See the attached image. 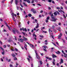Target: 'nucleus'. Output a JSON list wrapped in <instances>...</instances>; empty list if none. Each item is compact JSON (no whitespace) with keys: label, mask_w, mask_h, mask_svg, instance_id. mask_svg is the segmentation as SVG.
<instances>
[{"label":"nucleus","mask_w":67,"mask_h":67,"mask_svg":"<svg viewBox=\"0 0 67 67\" xmlns=\"http://www.w3.org/2000/svg\"><path fill=\"white\" fill-rule=\"evenodd\" d=\"M51 15V19H51V21H53V22H56V20H57V19H55V17H54L53 16V14L52 13V12H50L49 13Z\"/></svg>","instance_id":"1"},{"label":"nucleus","mask_w":67,"mask_h":67,"mask_svg":"<svg viewBox=\"0 0 67 67\" xmlns=\"http://www.w3.org/2000/svg\"><path fill=\"white\" fill-rule=\"evenodd\" d=\"M62 35L63 34H62L60 33V35L58 36V39L59 40L60 39V38H61V37L62 36Z\"/></svg>","instance_id":"2"},{"label":"nucleus","mask_w":67,"mask_h":67,"mask_svg":"<svg viewBox=\"0 0 67 67\" xmlns=\"http://www.w3.org/2000/svg\"><path fill=\"white\" fill-rule=\"evenodd\" d=\"M5 24L7 26H8V29H9V30L10 31L11 30V29H12V28H11V27H10L9 26H8V25H7V23H6V22H5Z\"/></svg>","instance_id":"3"},{"label":"nucleus","mask_w":67,"mask_h":67,"mask_svg":"<svg viewBox=\"0 0 67 67\" xmlns=\"http://www.w3.org/2000/svg\"><path fill=\"white\" fill-rule=\"evenodd\" d=\"M18 41L20 42H24V40L22 38L19 39Z\"/></svg>","instance_id":"4"},{"label":"nucleus","mask_w":67,"mask_h":67,"mask_svg":"<svg viewBox=\"0 0 67 67\" xmlns=\"http://www.w3.org/2000/svg\"><path fill=\"white\" fill-rule=\"evenodd\" d=\"M29 45L32 48V49H34V48H35L33 44H30Z\"/></svg>","instance_id":"5"},{"label":"nucleus","mask_w":67,"mask_h":67,"mask_svg":"<svg viewBox=\"0 0 67 67\" xmlns=\"http://www.w3.org/2000/svg\"><path fill=\"white\" fill-rule=\"evenodd\" d=\"M23 37L24 38H23L24 40V41H27V38H26L24 36H23Z\"/></svg>","instance_id":"6"},{"label":"nucleus","mask_w":67,"mask_h":67,"mask_svg":"<svg viewBox=\"0 0 67 67\" xmlns=\"http://www.w3.org/2000/svg\"><path fill=\"white\" fill-rule=\"evenodd\" d=\"M22 29L23 31H25V32H27V30H26V28H24L23 27L22 28Z\"/></svg>","instance_id":"7"},{"label":"nucleus","mask_w":67,"mask_h":67,"mask_svg":"<svg viewBox=\"0 0 67 67\" xmlns=\"http://www.w3.org/2000/svg\"><path fill=\"white\" fill-rule=\"evenodd\" d=\"M24 1H26L28 3H31V1L29 0H28L27 1H26V0H24Z\"/></svg>","instance_id":"8"},{"label":"nucleus","mask_w":67,"mask_h":67,"mask_svg":"<svg viewBox=\"0 0 67 67\" xmlns=\"http://www.w3.org/2000/svg\"><path fill=\"white\" fill-rule=\"evenodd\" d=\"M52 58H54L57 57V56H56V55H54V54H53L52 55Z\"/></svg>","instance_id":"9"},{"label":"nucleus","mask_w":67,"mask_h":67,"mask_svg":"<svg viewBox=\"0 0 67 67\" xmlns=\"http://www.w3.org/2000/svg\"><path fill=\"white\" fill-rule=\"evenodd\" d=\"M34 9H31V11H32V12H33L35 14V13H36V11H34Z\"/></svg>","instance_id":"10"},{"label":"nucleus","mask_w":67,"mask_h":67,"mask_svg":"<svg viewBox=\"0 0 67 67\" xmlns=\"http://www.w3.org/2000/svg\"><path fill=\"white\" fill-rule=\"evenodd\" d=\"M36 56L37 57V58L38 59H40V56L39 55H38V54H37V55H36Z\"/></svg>","instance_id":"11"},{"label":"nucleus","mask_w":67,"mask_h":67,"mask_svg":"<svg viewBox=\"0 0 67 67\" xmlns=\"http://www.w3.org/2000/svg\"><path fill=\"white\" fill-rule=\"evenodd\" d=\"M18 2H19L18 1V0H15V3L16 5H17L18 4Z\"/></svg>","instance_id":"12"},{"label":"nucleus","mask_w":67,"mask_h":67,"mask_svg":"<svg viewBox=\"0 0 67 67\" xmlns=\"http://www.w3.org/2000/svg\"><path fill=\"white\" fill-rule=\"evenodd\" d=\"M27 47V45H26V44L25 43L24 47L26 49V50H27V48H26V47Z\"/></svg>","instance_id":"13"},{"label":"nucleus","mask_w":67,"mask_h":67,"mask_svg":"<svg viewBox=\"0 0 67 67\" xmlns=\"http://www.w3.org/2000/svg\"><path fill=\"white\" fill-rule=\"evenodd\" d=\"M60 27H59L57 28V30L59 31H60Z\"/></svg>","instance_id":"14"},{"label":"nucleus","mask_w":67,"mask_h":67,"mask_svg":"<svg viewBox=\"0 0 67 67\" xmlns=\"http://www.w3.org/2000/svg\"><path fill=\"white\" fill-rule=\"evenodd\" d=\"M55 53L57 54H59L60 53V52L59 51H58L57 52H55Z\"/></svg>","instance_id":"15"},{"label":"nucleus","mask_w":67,"mask_h":67,"mask_svg":"<svg viewBox=\"0 0 67 67\" xmlns=\"http://www.w3.org/2000/svg\"><path fill=\"white\" fill-rule=\"evenodd\" d=\"M39 24H38V23H37V26L35 27V28H36V29L38 28L39 27Z\"/></svg>","instance_id":"16"},{"label":"nucleus","mask_w":67,"mask_h":67,"mask_svg":"<svg viewBox=\"0 0 67 67\" xmlns=\"http://www.w3.org/2000/svg\"><path fill=\"white\" fill-rule=\"evenodd\" d=\"M58 11L59 12H61V13H62V12H63V13H64V12L62 10H59Z\"/></svg>","instance_id":"17"},{"label":"nucleus","mask_w":67,"mask_h":67,"mask_svg":"<svg viewBox=\"0 0 67 67\" xmlns=\"http://www.w3.org/2000/svg\"><path fill=\"white\" fill-rule=\"evenodd\" d=\"M23 4L24 6H25V7H27V5L26 4H25V3L24 2H23Z\"/></svg>","instance_id":"18"},{"label":"nucleus","mask_w":67,"mask_h":67,"mask_svg":"<svg viewBox=\"0 0 67 67\" xmlns=\"http://www.w3.org/2000/svg\"><path fill=\"white\" fill-rule=\"evenodd\" d=\"M12 32H13V33H14V34H15V30H14V29H13L12 30Z\"/></svg>","instance_id":"19"},{"label":"nucleus","mask_w":67,"mask_h":67,"mask_svg":"<svg viewBox=\"0 0 67 67\" xmlns=\"http://www.w3.org/2000/svg\"><path fill=\"white\" fill-rule=\"evenodd\" d=\"M11 55H12L13 57H15V55L14 54H12Z\"/></svg>","instance_id":"20"},{"label":"nucleus","mask_w":67,"mask_h":67,"mask_svg":"<svg viewBox=\"0 0 67 67\" xmlns=\"http://www.w3.org/2000/svg\"><path fill=\"white\" fill-rule=\"evenodd\" d=\"M28 57H29V58H31V60H32V57H31V56H30V55H29Z\"/></svg>","instance_id":"21"},{"label":"nucleus","mask_w":67,"mask_h":67,"mask_svg":"<svg viewBox=\"0 0 67 67\" xmlns=\"http://www.w3.org/2000/svg\"><path fill=\"white\" fill-rule=\"evenodd\" d=\"M17 58L16 57H14V60H17Z\"/></svg>","instance_id":"22"},{"label":"nucleus","mask_w":67,"mask_h":67,"mask_svg":"<svg viewBox=\"0 0 67 67\" xmlns=\"http://www.w3.org/2000/svg\"><path fill=\"white\" fill-rule=\"evenodd\" d=\"M43 47H44V48L45 49H46L47 48V47L46 46H42Z\"/></svg>","instance_id":"23"},{"label":"nucleus","mask_w":67,"mask_h":67,"mask_svg":"<svg viewBox=\"0 0 67 67\" xmlns=\"http://www.w3.org/2000/svg\"><path fill=\"white\" fill-rule=\"evenodd\" d=\"M28 16H29V17H31V16H32V15L31 14H28Z\"/></svg>","instance_id":"24"},{"label":"nucleus","mask_w":67,"mask_h":67,"mask_svg":"<svg viewBox=\"0 0 67 67\" xmlns=\"http://www.w3.org/2000/svg\"><path fill=\"white\" fill-rule=\"evenodd\" d=\"M27 59L28 60V62H29V63H30V59L28 58H27Z\"/></svg>","instance_id":"25"},{"label":"nucleus","mask_w":67,"mask_h":67,"mask_svg":"<svg viewBox=\"0 0 67 67\" xmlns=\"http://www.w3.org/2000/svg\"><path fill=\"white\" fill-rule=\"evenodd\" d=\"M62 52L63 53V54H64V55H66V53H64V51L62 50Z\"/></svg>","instance_id":"26"},{"label":"nucleus","mask_w":67,"mask_h":67,"mask_svg":"<svg viewBox=\"0 0 67 67\" xmlns=\"http://www.w3.org/2000/svg\"><path fill=\"white\" fill-rule=\"evenodd\" d=\"M46 19L48 20H49V16H48L47 17Z\"/></svg>","instance_id":"27"},{"label":"nucleus","mask_w":67,"mask_h":67,"mask_svg":"<svg viewBox=\"0 0 67 67\" xmlns=\"http://www.w3.org/2000/svg\"><path fill=\"white\" fill-rule=\"evenodd\" d=\"M63 62L64 61L62 59H61V62L62 63H63Z\"/></svg>","instance_id":"28"},{"label":"nucleus","mask_w":67,"mask_h":67,"mask_svg":"<svg viewBox=\"0 0 67 67\" xmlns=\"http://www.w3.org/2000/svg\"><path fill=\"white\" fill-rule=\"evenodd\" d=\"M33 36H34V37H36V35H35V34H33L32 35Z\"/></svg>","instance_id":"29"},{"label":"nucleus","mask_w":67,"mask_h":67,"mask_svg":"<svg viewBox=\"0 0 67 67\" xmlns=\"http://www.w3.org/2000/svg\"><path fill=\"white\" fill-rule=\"evenodd\" d=\"M53 14H54V15H57V13H56V12H55Z\"/></svg>","instance_id":"30"},{"label":"nucleus","mask_w":67,"mask_h":67,"mask_svg":"<svg viewBox=\"0 0 67 67\" xmlns=\"http://www.w3.org/2000/svg\"><path fill=\"white\" fill-rule=\"evenodd\" d=\"M46 23H48V20L46 19Z\"/></svg>","instance_id":"31"},{"label":"nucleus","mask_w":67,"mask_h":67,"mask_svg":"<svg viewBox=\"0 0 67 67\" xmlns=\"http://www.w3.org/2000/svg\"><path fill=\"white\" fill-rule=\"evenodd\" d=\"M63 17L64 18V19H66V16H65V15H64V14H63Z\"/></svg>","instance_id":"32"},{"label":"nucleus","mask_w":67,"mask_h":67,"mask_svg":"<svg viewBox=\"0 0 67 67\" xmlns=\"http://www.w3.org/2000/svg\"><path fill=\"white\" fill-rule=\"evenodd\" d=\"M11 40H8V42H9V43H10V42H11Z\"/></svg>","instance_id":"33"},{"label":"nucleus","mask_w":67,"mask_h":67,"mask_svg":"<svg viewBox=\"0 0 67 67\" xmlns=\"http://www.w3.org/2000/svg\"><path fill=\"white\" fill-rule=\"evenodd\" d=\"M31 3H33L34 2V0H32Z\"/></svg>","instance_id":"34"},{"label":"nucleus","mask_w":67,"mask_h":67,"mask_svg":"<svg viewBox=\"0 0 67 67\" xmlns=\"http://www.w3.org/2000/svg\"><path fill=\"white\" fill-rule=\"evenodd\" d=\"M3 47H4V48H6V47H7V46H6V45H4L3 46Z\"/></svg>","instance_id":"35"},{"label":"nucleus","mask_w":67,"mask_h":67,"mask_svg":"<svg viewBox=\"0 0 67 67\" xmlns=\"http://www.w3.org/2000/svg\"><path fill=\"white\" fill-rule=\"evenodd\" d=\"M35 52L36 53V55H37V51L36 50H35Z\"/></svg>","instance_id":"36"},{"label":"nucleus","mask_w":67,"mask_h":67,"mask_svg":"<svg viewBox=\"0 0 67 67\" xmlns=\"http://www.w3.org/2000/svg\"><path fill=\"white\" fill-rule=\"evenodd\" d=\"M64 56L65 57V58H67V54H66V55H64Z\"/></svg>","instance_id":"37"},{"label":"nucleus","mask_w":67,"mask_h":67,"mask_svg":"<svg viewBox=\"0 0 67 67\" xmlns=\"http://www.w3.org/2000/svg\"><path fill=\"white\" fill-rule=\"evenodd\" d=\"M40 37H41V38H43V37H44V36H43L40 35Z\"/></svg>","instance_id":"38"},{"label":"nucleus","mask_w":67,"mask_h":67,"mask_svg":"<svg viewBox=\"0 0 67 67\" xmlns=\"http://www.w3.org/2000/svg\"><path fill=\"white\" fill-rule=\"evenodd\" d=\"M45 29V27H43L42 29H41V30H42V31H43V29Z\"/></svg>","instance_id":"39"},{"label":"nucleus","mask_w":67,"mask_h":67,"mask_svg":"<svg viewBox=\"0 0 67 67\" xmlns=\"http://www.w3.org/2000/svg\"><path fill=\"white\" fill-rule=\"evenodd\" d=\"M56 9H60V8L59 7H57L56 8Z\"/></svg>","instance_id":"40"},{"label":"nucleus","mask_w":67,"mask_h":67,"mask_svg":"<svg viewBox=\"0 0 67 67\" xmlns=\"http://www.w3.org/2000/svg\"><path fill=\"white\" fill-rule=\"evenodd\" d=\"M15 51H16V52H18V49H17V48H15Z\"/></svg>","instance_id":"41"},{"label":"nucleus","mask_w":67,"mask_h":67,"mask_svg":"<svg viewBox=\"0 0 67 67\" xmlns=\"http://www.w3.org/2000/svg\"><path fill=\"white\" fill-rule=\"evenodd\" d=\"M43 33H47V31H43Z\"/></svg>","instance_id":"42"},{"label":"nucleus","mask_w":67,"mask_h":67,"mask_svg":"<svg viewBox=\"0 0 67 67\" xmlns=\"http://www.w3.org/2000/svg\"><path fill=\"white\" fill-rule=\"evenodd\" d=\"M24 14L25 15L26 14V12H25V11H24Z\"/></svg>","instance_id":"43"},{"label":"nucleus","mask_w":67,"mask_h":67,"mask_svg":"<svg viewBox=\"0 0 67 67\" xmlns=\"http://www.w3.org/2000/svg\"><path fill=\"white\" fill-rule=\"evenodd\" d=\"M39 62L40 63L41 65H42V61H40Z\"/></svg>","instance_id":"44"},{"label":"nucleus","mask_w":67,"mask_h":67,"mask_svg":"<svg viewBox=\"0 0 67 67\" xmlns=\"http://www.w3.org/2000/svg\"><path fill=\"white\" fill-rule=\"evenodd\" d=\"M49 2H52V0H48Z\"/></svg>","instance_id":"45"},{"label":"nucleus","mask_w":67,"mask_h":67,"mask_svg":"<svg viewBox=\"0 0 67 67\" xmlns=\"http://www.w3.org/2000/svg\"><path fill=\"white\" fill-rule=\"evenodd\" d=\"M20 5L21 6V7H22V8H23V6L22 5V4H20Z\"/></svg>","instance_id":"46"},{"label":"nucleus","mask_w":67,"mask_h":67,"mask_svg":"<svg viewBox=\"0 0 67 67\" xmlns=\"http://www.w3.org/2000/svg\"><path fill=\"white\" fill-rule=\"evenodd\" d=\"M21 48H22V49H24V48H23V46H22L21 47Z\"/></svg>","instance_id":"47"},{"label":"nucleus","mask_w":67,"mask_h":67,"mask_svg":"<svg viewBox=\"0 0 67 67\" xmlns=\"http://www.w3.org/2000/svg\"><path fill=\"white\" fill-rule=\"evenodd\" d=\"M0 48L3 51H4V49L2 48V47H1Z\"/></svg>","instance_id":"48"},{"label":"nucleus","mask_w":67,"mask_h":67,"mask_svg":"<svg viewBox=\"0 0 67 67\" xmlns=\"http://www.w3.org/2000/svg\"><path fill=\"white\" fill-rule=\"evenodd\" d=\"M52 3H53V4H55V2H54V1H52Z\"/></svg>","instance_id":"49"},{"label":"nucleus","mask_w":67,"mask_h":67,"mask_svg":"<svg viewBox=\"0 0 67 67\" xmlns=\"http://www.w3.org/2000/svg\"><path fill=\"white\" fill-rule=\"evenodd\" d=\"M13 0H12V1H10V3L11 4L12 3V2H13Z\"/></svg>","instance_id":"50"},{"label":"nucleus","mask_w":67,"mask_h":67,"mask_svg":"<svg viewBox=\"0 0 67 67\" xmlns=\"http://www.w3.org/2000/svg\"><path fill=\"white\" fill-rule=\"evenodd\" d=\"M12 18H13V20H14V19H15V18H14V16H12Z\"/></svg>","instance_id":"51"},{"label":"nucleus","mask_w":67,"mask_h":67,"mask_svg":"<svg viewBox=\"0 0 67 67\" xmlns=\"http://www.w3.org/2000/svg\"><path fill=\"white\" fill-rule=\"evenodd\" d=\"M48 59L51 60H52V58H49Z\"/></svg>","instance_id":"52"},{"label":"nucleus","mask_w":67,"mask_h":67,"mask_svg":"<svg viewBox=\"0 0 67 67\" xmlns=\"http://www.w3.org/2000/svg\"><path fill=\"white\" fill-rule=\"evenodd\" d=\"M31 18H32L33 20H34V17H31Z\"/></svg>","instance_id":"53"},{"label":"nucleus","mask_w":67,"mask_h":67,"mask_svg":"<svg viewBox=\"0 0 67 67\" xmlns=\"http://www.w3.org/2000/svg\"><path fill=\"white\" fill-rule=\"evenodd\" d=\"M10 50H11V51H14V50H13V49H11V48H10Z\"/></svg>","instance_id":"54"},{"label":"nucleus","mask_w":67,"mask_h":67,"mask_svg":"<svg viewBox=\"0 0 67 67\" xmlns=\"http://www.w3.org/2000/svg\"><path fill=\"white\" fill-rule=\"evenodd\" d=\"M2 55H4V52H2Z\"/></svg>","instance_id":"55"},{"label":"nucleus","mask_w":67,"mask_h":67,"mask_svg":"<svg viewBox=\"0 0 67 67\" xmlns=\"http://www.w3.org/2000/svg\"><path fill=\"white\" fill-rule=\"evenodd\" d=\"M43 50H44V51H45V52L47 51V50L45 49H44Z\"/></svg>","instance_id":"56"},{"label":"nucleus","mask_w":67,"mask_h":67,"mask_svg":"<svg viewBox=\"0 0 67 67\" xmlns=\"http://www.w3.org/2000/svg\"><path fill=\"white\" fill-rule=\"evenodd\" d=\"M48 9L49 10H51V7H49L48 8Z\"/></svg>","instance_id":"57"},{"label":"nucleus","mask_w":67,"mask_h":67,"mask_svg":"<svg viewBox=\"0 0 67 67\" xmlns=\"http://www.w3.org/2000/svg\"><path fill=\"white\" fill-rule=\"evenodd\" d=\"M10 61H11V59H9V60H8V62H10Z\"/></svg>","instance_id":"58"},{"label":"nucleus","mask_w":67,"mask_h":67,"mask_svg":"<svg viewBox=\"0 0 67 67\" xmlns=\"http://www.w3.org/2000/svg\"><path fill=\"white\" fill-rule=\"evenodd\" d=\"M7 47H10V45H9L7 44Z\"/></svg>","instance_id":"59"},{"label":"nucleus","mask_w":67,"mask_h":67,"mask_svg":"<svg viewBox=\"0 0 67 67\" xmlns=\"http://www.w3.org/2000/svg\"><path fill=\"white\" fill-rule=\"evenodd\" d=\"M11 15L12 16H13V15H14V13H13L12 14H11Z\"/></svg>","instance_id":"60"},{"label":"nucleus","mask_w":67,"mask_h":67,"mask_svg":"<svg viewBox=\"0 0 67 67\" xmlns=\"http://www.w3.org/2000/svg\"><path fill=\"white\" fill-rule=\"evenodd\" d=\"M37 5H39V6H41V4H37Z\"/></svg>","instance_id":"61"},{"label":"nucleus","mask_w":67,"mask_h":67,"mask_svg":"<svg viewBox=\"0 0 67 67\" xmlns=\"http://www.w3.org/2000/svg\"><path fill=\"white\" fill-rule=\"evenodd\" d=\"M39 18H41V17H42V16H41V15H39Z\"/></svg>","instance_id":"62"},{"label":"nucleus","mask_w":67,"mask_h":67,"mask_svg":"<svg viewBox=\"0 0 67 67\" xmlns=\"http://www.w3.org/2000/svg\"><path fill=\"white\" fill-rule=\"evenodd\" d=\"M43 10H41L40 12V13H43Z\"/></svg>","instance_id":"63"},{"label":"nucleus","mask_w":67,"mask_h":67,"mask_svg":"<svg viewBox=\"0 0 67 67\" xmlns=\"http://www.w3.org/2000/svg\"><path fill=\"white\" fill-rule=\"evenodd\" d=\"M57 65L58 66H59V63H57Z\"/></svg>","instance_id":"64"}]
</instances>
